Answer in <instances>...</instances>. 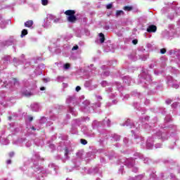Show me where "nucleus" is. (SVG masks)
<instances>
[{"label":"nucleus","instance_id":"1","mask_svg":"<svg viewBox=\"0 0 180 180\" xmlns=\"http://www.w3.org/2000/svg\"><path fill=\"white\" fill-rule=\"evenodd\" d=\"M65 15L68 16L67 18L68 21L70 23H75L77 22V17L75 16V11L74 10H67L65 11Z\"/></svg>","mask_w":180,"mask_h":180},{"label":"nucleus","instance_id":"2","mask_svg":"<svg viewBox=\"0 0 180 180\" xmlns=\"http://www.w3.org/2000/svg\"><path fill=\"white\" fill-rule=\"evenodd\" d=\"M146 32H148V33H155L157 32V26L154 25H149Z\"/></svg>","mask_w":180,"mask_h":180},{"label":"nucleus","instance_id":"3","mask_svg":"<svg viewBox=\"0 0 180 180\" xmlns=\"http://www.w3.org/2000/svg\"><path fill=\"white\" fill-rule=\"evenodd\" d=\"M25 27H32L33 26V20H30L25 22Z\"/></svg>","mask_w":180,"mask_h":180},{"label":"nucleus","instance_id":"4","mask_svg":"<svg viewBox=\"0 0 180 180\" xmlns=\"http://www.w3.org/2000/svg\"><path fill=\"white\" fill-rule=\"evenodd\" d=\"M99 37H101V39H100L101 43H104L105 42V34H103V33L101 32L99 34Z\"/></svg>","mask_w":180,"mask_h":180},{"label":"nucleus","instance_id":"5","mask_svg":"<svg viewBox=\"0 0 180 180\" xmlns=\"http://www.w3.org/2000/svg\"><path fill=\"white\" fill-rule=\"evenodd\" d=\"M124 11H127L128 12H130V11H133V7L132 6H125L123 8Z\"/></svg>","mask_w":180,"mask_h":180},{"label":"nucleus","instance_id":"6","mask_svg":"<svg viewBox=\"0 0 180 180\" xmlns=\"http://www.w3.org/2000/svg\"><path fill=\"white\" fill-rule=\"evenodd\" d=\"M121 15H124V11H117L116 12V16L117 18H119V16H120Z\"/></svg>","mask_w":180,"mask_h":180},{"label":"nucleus","instance_id":"7","mask_svg":"<svg viewBox=\"0 0 180 180\" xmlns=\"http://www.w3.org/2000/svg\"><path fill=\"white\" fill-rule=\"evenodd\" d=\"M27 34V30L24 29L22 30L21 32V37H25V36H26Z\"/></svg>","mask_w":180,"mask_h":180},{"label":"nucleus","instance_id":"8","mask_svg":"<svg viewBox=\"0 0 180 180\" xmlns=\"http://www.w3.org/2000/svg\"><path fill=\"white\" fill-rule=\"evenodd\" d=\"M41 4L44 6H46V5H49V0H41Z\"/></svg>","mask_w":180,"mask_h":180},{"label":"nucleus","instance_id":"9","mask_svg":"<svg viewBox=\"0 0 180 180\" xmlns=\"http://www.w3.org/2000/svg\"><path fill=\"white\" fill-rule=\"evenodd\" d=\"M70 67H71V65H70V63H65L64 65V69L65 70H68L70 68Z\"/></svg>","mask_w":180,"mask_h":180},{"label":"nucleus","instance_id":"10","mask_svg":"<svg viewBox=\"0 0 180 180\" xmlns=\"http://www.w3.org/2000/svg\"><path fill=\"white\" fill-rule=\"evenodd\" d=\"M81 143L84 146H85L86 144H88V141H86V140H85V139H81Z\"/></svg>","mask_w":180,"mask_h":180},{"label":"nucleus","instance_id":"11","mask_svg":"<svg viewBox=\"0 0 180 180\" xmlns=\"http://www.w3.org/2000/svg\"><path fill=\"white\" fill-rule=\"evenodd\" d=\"M160 53L161 54H165L167 53V49H160Z\"/></svg>","mask_w":180,"mask_h":180},{"label":"nucleus","instance_id":"12","mask_svg":"<svg viewBox=\"0 0 180 180\" xmlns=\"http://www.w3.org/2000/svg\"><path fill=\"white\" fill-rule=\"evenodd\" d=\"M25 96H32V93L29 92V93H24Z\"/></svg>","mask_w":180,"mask_h":180},{"label":"nucleus","instance_id":"13","mask_svg":"<svg viewBox=\"0 0 180 180\" xmlns=\"http://www.w3.org/2000/svg\"><path fill=\"white\" fill-rule=\"evenodd\" d=\"M132 43H133V44L136 45V44H137V43H139V41L137 39H134V40H132Z\"/></svg>","mask_w":180,"mask_h":180},{"label":"nucleus","instance_id":"14","mask_svg":"<svg viewBox=\"0 0 180 180\" xmlns=\"http://www.w3.org/2000/svg\"><path fill=\"white\" fill-rule=\"evenodd\" d=\"M79 47H78V45H76L75 46L72 47V50H78Z\"/></svg>","mask_w":180,"mask_h":180},{"label":"nucleus","instance_id":"15","mask_svg":"<svg viewBox=\"0 0 180 180\" xmlns=\"http://www.w3.org/2000/svg\"><path fill=\"white\" fill-rule=\"evenodd\" d=\"M76 91H77V92H79V91H81V86H77L76 87Z\"/></svg>","mask_w":180,"mask_h":180},{"label":"nucleus","instance_id":"16","mask_svg":"<svg viewBox=\"0 0 180 180\" xmlns=\"http://www.w3.org/2000/svg\"><path fill=\"white\" fill-rule=\"evenodd\" d=\"M112 4H108L106 8L107 9H112Z\"/></svg>","mask_w":180,"mask_h":180},{"label":"nucleus","instance_id":"17","mask_svg":"<svg viewBox=\"0 0 180 180\" xmlns=\"http://www.w3.org/2000/svg\"><path fill=\"white\" fill-rule=\"evenodd\" d=\"M173 88H175L176 89H178V88H179V85H178V84H174V85H173Z\"/></svg>","mask_w":180,"mask_h":180},{"label":"nucleus","instance_id":"18","mask_svg":"<svg viewBox=\"0 0 180 180\" xmlns=\"http://www.w3.org/2000/svg\"><path fill=\"white\" fill-rule=\"evenodd\" d=\"M13 81H14V84H18V79L16 78H13Z\"/></svg>","mask_w":180,"mask_h":180},{"label":"nucleus","instance_id":"19","mask_svg":"<svg viewBox=\"0 0 180 180\" xmlns=\"http://www.w3.org/2000/svg\"><path fill=\"white\" fill-rule=\"evenodd\" d=\"M54 23H58V22H60V19L56 18L53 20Z\"/></svg>","mask_w":180,"mask_h":180},{"label":"nucleus","instance_id":"20","mask_svg":"<svg viewBox=\"0 0 180 180\" xmlns=\"http://www.w3.org/2000/svg\"><path fill=\"white\" fill-rule=\"evenodd\" d=\"M10 157H13L15 155V153L13 152H11L9 153Z\"/></svg>","mask_w":180,"mask_h":180},{"label":"nucleus","instance_id":"21","mask_svg":"<svg viewBox=\"0 0 180 180\" xmlns=\"http://www.w3.org/2000/svg\"><path fill=\"white\" fill-rule=\"evenodd\" d=\"M40 91H46V87L44 86L41 87Z\"/></svg>","mask_w":180,"mask_h":180},{"label":"nucleus","instance_id":"22","mask_svg":"<svg viewBox=\"0 0 180 180\" xmlns=\"http://www.w3.org/2000/svg\"><path fill=\"white\" fill-rule=\"evenodd\" d=\"M29 120L30 121V122H32L33 121V117H29Z\"/></svg>","mask_w":180,"mask_h":180},{"label":"nucleus","instance_id":"23","mask_svg":"<svg viewBox=\"0 0 180 180\" xmlns=\"http://www.w3.org/2000/svg\"><path fill=\"white\" fill-rule=\"evenodd\" d=\"M43 82H45V83H46V82H49V79H43Z\"/></svg>","mask_w":180,"mask_h":180},{"label":"nucleus","instance_id":"24","mask_svg":"<svg viewBox=\"0 0 180 180\" xmlns=\"http://www.w3.org/2000/svg\"><path fill=\"white\" fill-rule=\"evenodd\" d=\"M7 164H11L12 162V161L11 160H8L6 161Z\"/></svg>","mask_w":180,"mask_h":180},{"label":"nucleus","instance_id":"25","mask_svg":"<svg viewBox=\"0 0 180 180\" xmlns=\"http://www.w3.org/2000/svg\"><path fill=\"white\" fill-rule=\"evenodd\" d=\"M166 102H167V103H168V105H169V103H171L170 101H167Z\"/></svg>","mask_w":180,"mask_h":180},{"label":"nucleus","instance_id":"26","mask_svg":"<svg viewBox=\"0 0 180 180\" xmlns=\"http://www.w3.org/2000/svg\"><path fill=\"white\" fill-rule=\"evenodd\" d=\"M31 129H32V130H34V131L36 130V128H34V127H32Z\"/></svg>","mask_w":180,"mask_h":180},{"label":"nucleus","instance_id":"27","mask_svg":"<svg viewBox=\"0 0 180 180\" xmlns=\"http://www.w3.org/2000/svg\"><path fill=\"white\" fill-rule=\"evenodd\" d=\"M67 154H68V149H66L65 155H67Z\"/></svg>","mask_w":180,"mask_h":180},{"label":"nucleus","instance_id":"28","mask_svg":"<svg viewBox=\"0 0 180 180\" xmlns=\"http://www.w3.org/2000/svg\"><path fill=\"white\" fill-rule=\"evenodd\" d=\"M8 120H12V117H8Z\"/></svg>","mask_w":180,"mask_h":180}]
</instances>
